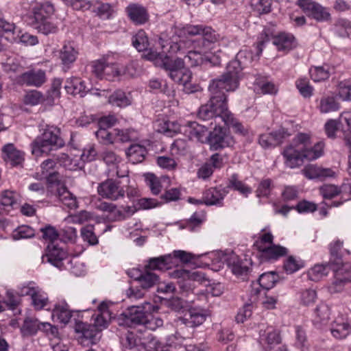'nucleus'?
Masks as SVG:
<instances>
[{
  "mask_svg": "<svg viewBox=\"0 0 351 351\" xmlns=\"http://www.w3.org/2000/svg\"><path fill=\"white\" fill-rule=\"evenodd\" d=\"M323 148L322 143L313 145L308 134L298 133L282 154L286 165L293 169L301 166L304 159L313 160L320 157L323 154Z\"/></svg>",
  "mask_w": 351,
  "mask_h": 351,
  "instance_id": "1",
  "label": "nucleus"
},
{
  "mask_svg": "<svg viewBox=\"0 0 351 351\" xmlns=\"http://www.w3.org/2000/svg\"><path fill=\"white\" fill-rule=\"evenodd\" d=\"M242 68L238 60H231L226 71L219 77L213 79L209 84L208 91L211 97L221 102L227 103L226 93L236 90L239 84Z\"/></svg>",
  "mask_w": 351,
  "mask_h": 351,
  "instance_id": "2",
  "label": "nucleus"
},
{
  "mask_svg": "<svg viewBox=\"0 0 351 351\" xmlns=\"http://www.w3.org/2000/svg\"><path fill=\"white\" fill-rule=\"evenodd\" d=\"M160 62V68L167 71L169 76L175 82L183 85L184 90L187 93H195L197 90V86L191 84L192 73L189 70L185 69L184 60L182 58L165 53L162 61Z\"/></svg>",
  "mask_w": 351,
  "mask_h": 351,
  "instance_id": "3",
  "label": "nucleus"
},
{
  "mask_svg": "<svg viewBox=\"0 0 351 351\" xmlns=\"http://www.w3.org/2000/svg\"><path fill=\"white\" fill-rule=\"evenodd\" d=\"M64 141L60 136V130L53 125H47L40 136L32 143V153L36 156L49 154L54 149L63 147Z\"/></svg>",
  "mask_w": 351,
  "mask_h": 351,
  "instance_id": "4",
  "label": "nucleus"
},
{
  "mask_svg": "<svg viewBox=\"0 0 351 351\" xmlns=\"http://www.w3.org/2000/svg\"><path fill=\"white\" fill-rule=\"evenodd\" d=\"M54 12V6L50 2L36 5L32 9L33 16L29 17V24L34 29L45 35L55 34L58 31V27L51 20Z\"/></svg>",
  "mask_w": 351,
  "mask_h": 351,
  "instance_id": "5",
  "label": "nucleus"
},
{
  "mask_svg": "<svg viewBox=\"0 0 351 351\" xmlns=\"http://www.w3.org/2000/svg\"><path fill=\"white\" fill-rule=\"evenodd\" d=\"M45 177L47 178V193L48 196H56L60 202L70 209H74L77 207L76 197L59 179V173L58 172L49 173Z\"/></svg>",
  "mask_w": 351,
  "mask_h": 351,
  "instance_id": "6",
  "label": "nucleus"
},
{
  "mask_svg": "<svg viewBox=\"0 0 351 351\" xmlns=\"http://www.w3.org/2000/svg\"><path fill=\"white\" fill-rule=\"evenodd\" d=\"M228 105L226 102H221L216 99L215 97L210 95L209 101L204 105L200 106L197 116L203 121L214 119L215 125L219 121H223L224 117L227 119Z\"/></svg>",
  "mask_w": 351,
  "mask_h": 351,
  "instance_id": "7",
  "label": "nucleus"
},
{
  "mask_svg": "<svg viewBox=\"0 0 351 351\" xmlns=\"http://www.w3.org/2000/svg\"><path fill=\"white\" fill-rule=\"evenodd\" d=\"M171 254L161 256L159 257L152 258L148 261V264L145 266L146 269L167 270L171 269V264L174 259H179L182 263H189L194 258V255L191 253L183 250H175Z\"/></svg>",
  "mask_w": 351,
  "mask_h": 351,
  "instance_id": "8",
  "label": "nucleus"
},
{
  "mask_svg": "<svg viewBox=\"0 0 351 351\" xmlns=\"http://www.w3.org/2000/svg\"><path fill=\"white\" fill-rule=\"evenodd\" d=\"M146 306H150V303L146 302L143 306H131L123 311L119 316V324L125 325L130 328L137 326H144L148 313L145 311Z\"/></svg>",
  "mask_w": 351,
  "mask_h": 351,
  "instance_id": "9",
  "label": "nucleus"
},
{
  "mask_svg": "<svg viewBox=\"0 0 351 351\" xmlns=\"http://www.w3.org/2000/svg\"><path fill=\"white\" fill-rule=\"evenodd\" d=\"M66 5L77 10H86L91 7L93 12L103 19H108L112 8L108 3H99V0H62Z\"/></svg>",
  "mask_w": 351,
  "mask_h": 351,
  "instance_id": "10",
  "label": "nucleus"
},
{
  "mask_svg": "<svg viewBox=\"0 0 351 351\" xmlns=\"http://www.w3.org/2000/svg\"><path fill=\"white\" fill-rule=\"evenodd\" d=\"M184 64L186 63L191 67L199 66L198 75L203 80H206L211 76L210 73L202 74L201 71L212 67L210 58L206 54H204L203 51L190 50L184 56Z\"/></svg>",
  "mask_w": 351,
  "mask_h": 351,
  "instance_id": "11",
  "label": "nucleus"
},
{
  "mask_svg": "<svg viewBox=\"0 0 351 351\" xmlns=\"http://www.w3.org/2000/svg\"><path fill=\"white\" fill-rule=\"evenodd\" d=\"M97 193L103 198L116 201L125 195V191L121 186V182L108 178L99 184Z\"/></svg>",
  "mask_w": 351,
  "mask_h": 351,
  "instance_id": "12",
  "label": "nucleus"
},
{
  "mask_svg": "<svg viewBox=\"0 0 351 351\" xmlns=\"http://www.w3.org/2000/svg\"><path fill=\"white\" fill-rule=\"evenodd\" d=\"M296 4L306 15L317 21H326L330 19V14L327 9L315 1L298 0Z\"/></svg>",
  "mask_w": 351,
  "mask_h": 351,
  "instance_id": "13",
  "label": "nucleus"
},
{
  "mask_svg": "<svg viewBox=\"0 0 351 351\" xmlns=\"http://www.w3.org/2000/svg\"><path fill=\"white\" fill-rule=\"evenodd\" d=\"M207 141L210 149L214 151L232 146L234 144L232 136L226 132V129L221 127L217 128L216 125H215L214 130L209 132Z\"/></svg>",
  "mask_w": 351,
  "mask_h": 351,
  "instance_id": "14",
  "label": "nucleus"
},
{
  "mask_svg": "<svg viewBox=\"0 0 351 351\" xmlns=\"http://www.w3.org/2000/svg\"><path fill=\"white\" fill-rule=\"evenodd\" d=\"M291 135V134L289 132L287 129L282 128L269 134H261L258 138V143L263 148L275 147L282 143L284 139H286Z\"/></svg>",
  "mask_w": 351,
  "mask_h": 351,
  "instance_id": "15",
  "label": "nucleus"
},
{
  "mask_svg": "<svg viewBox=\"0 0 351 351\" xmlns=\"http://www.w3.org/2000/svg\"><path fill=\"white\" fill-rule=\"evenodd\" d=\"M224 262L227 266L231 269L232 273L237 276L247 274L249 271V261L247 259H240L239 257L233 252L226 254L224 256Z\"/></svg>",
  "mask_w": 351,
  "mask_h": 351,
  "instance_id": "16",
  "label": "nucleus"
},
{
  "mask_svg": "<svg viewBox=\"0 0 351 351\" xmlns=\"http://www.w3.org/2000/svg\"><path fill=\"white\" fill-rule=\"evenodd\" d=\"M207 317V314L202 309L191 308L183 317L178 318V322L186 327L195 328L202 324Z\"/></svg>",
  "mask_w": 351,
  "mask_h": 351,
  "instance_id": "17",
  "label": "nucleus"
},
{
  "mask_svg": "<svg viewBox=\"0 0 351 351\" xmlns=\"http://www.w3.org/2000/svg\"><path fill=\"white\" fill-rule=\"evenodd\" d=\"M281 341L280 331L273 327L268 326L265 330H260L259 343L267 346V349L265 351H269L276 346L280 344Z\"/></svg>",
  "mask_w": 351,
  "mask_h": 351,
  "instance_id": "18",
  "label": "nucleus"
},
{
  "mask_svg": "<svg viewBox=\"0 0 351 351\" xmlns=\"http://www.w3.org/2000/svg\"><path fill=\"white\" fill-rule=\"evenodd\" d=\"M126 12L130 20L136 25L146 23L149 19L147 9L138 3H130L126 8Z\"/></svg>",
  "mask_w": 351,
  "mask_h": 351,
  "instance_id": "19",
  "label": "nucleus"
},
{
  "mask_svg": "<svg viewBox=\"0 0 351 351\" xmlns=\"http://www.w3.org/2000/svg\"><path fill=\"white\" fill-rule=\"evenodd\" d=\"M208 130L209 127L207 125L199 124L195 121H189L186 125L184 133L191 140L204 143L208 138Z\"/></svg>",
  "mask_w": 351,
  "mask_h": 351,
  "instance_id": "20",
  "label": "nucleus"
},
{
  "mask_svg": "<svg viewBox=\"0 0 351 351\" xmlns=\"http://www.w3.org/2000/svg\"><path fill=\"white\" fill-rule=\"evenodd\" d=\"M129 276L134 278L138 283L139 287L143 289H149L158 283L159 276L152 271H146L144 273H139L138 271H132L128 273Z\"/></svg>",
  "mask_w": 351,
  "mask_h": 351,
  "instance_id": "21",
  "label": "nucleus"
},
{
  "mask_svg": "<svg viewBox=\"0 0 351 351\" xmlns=\"http://www.w3.org/2000/svg\"><path fill=\"white\" fill-rule=\"evenodd\" d=\"M46 81L45 72L43 70H30L20 75L18 82L27 86H40Z\"/></svg>",
  "mask_w": 351,
  "mask_h": 351,
  "instance_id": "22",
  "label": "nucleus"
},
{
  "mask_svg": "<svg viewBox=\"0 0 351 351\" xmlns=\"http://www.w3.org/2000/svg\"><path fill=\"white\" fill-rule=\"evenodd\" d=\"M46 257L49 263L61 269L63 266V261L66 258V252L57 244L49 243Z\"/></svg>",
  "mask_w": 351,
  "mask_h": 351,
  "instance_id": "23",
  "label": "nucleus"
},
{
  "mask_svg": "<svg viewBox=\"0 0 351 351\" xmlns=\"http://www.w3.org/2000/svg\"><path fill=\"white\" fill-rule=\"evenodd\" d=\"M258 250L261 253V257L264 261H276L285 256L288 252L286 247L274 244L269 247L258 245Z\"/></svg>",
  "mask_w": 351,
  "mask_h": 351,
  "instance_id": "24",
  "label": "nucleus"
},
{
  "mask_svg": "<svg viewBox=\"0 0 351 351\" xmlns=\"http://www.w3.org/2000/svg\"><path fill=\"white\" fill-rule=\"evenodd\" d=\"M64 89L68 94L72 95H79L83 97L90 91V88L87 87L85 82L77 77L68 78L64 84Z\"/></svg>",
  "mask_w": 351,
  "mask_h": 351,
  "instance_id": "25",
  "label": "nucleus"
},
{
  "mask_svg": "<svg viewBox=\"0 0 351 351\" xmlns=\"http://www.w3.org/2000/svg\"><path fill=\"white\" fill-rule=\"evenodd\" d=\"M228 193V190L225 187L210 188L204 194V203L207 206H221L222 200Z\"/></svg>",
  "mask_w": 351,
  "mask_h": 351,
  "instance_id": "26",
  "label": "nucleus"
},
{
  "mask_svg": "<svg viewBox=\"0 0 351 351\" xmlns=\"http://www.w3.org/2000/svg\"><path fill=\"white\" fill-rule=\"evenodd\" d=\"M76 332H81L82 336L89 339L92 343H96L101 338V331L94 324L80 323L77 324Z\"/></svg>",
  "mask_w": 351,
  "mask_h": 351,
  "instance_id": "27",
  "label": "nucleus"
},
{
  "mask_svg": "<svg viewBox=\"0 0 351 351\" xmlns=\"http://www.w3.org/2000/svg\"><path fill=\"white\" fill-rule=\"evenodd\" d=\"M330 332L335 338L342 339L350 334L351 326L343 319H337L331 324Z\"/></svg>",
  "mask_w": 351,
  "mask_h": 351,
  "instance_id": "28",
  "label": "nucleus"
},
{
  "mask_svg": "<svg viewBox=\"0 0 351 351\" xmlns=\"http://www.w3.org/2000/svg\"><path fill=\"white\" fill-rule=\"evenodd\" d=\"M305 176L309 179L325 178L333 177L335 172L330 168H323L310 165L304 169Z\"/></svg>",
  "mask_w": 351,
  "mask_h": 351,
  "instance_id": "29",
  "label": "nucleus"
},
{
  "mask_svg": "<svg viewBox=\"0 0 351 351\" xmlns=\"http://www.w3.org/2000/svg\"><path fill=\"white\" fill-rule=\"evenodd\" d=\"M77 51L71 43L64 45L60 51L59 58L64 67L69 69L77 56Z\"/></svg>",
  "mask_w": 351,
  "mask_h": 351,
  "instance_id": "30",
  "label": "nucleus"
},
{
  "mask_svg": "<svg viewBox=\"0 0 351 351\" xmlns=\"http://www.w3.org/2000/svg\"><path fill=\"white\" fill-rule=\"evenodd\" d=\"M273 44L279 51H288L295 47V38L289 34H280L274 38Z\"/></svg>",
  "mask_w": 351,
  "mask_h": 351,
  "instance_id": "31",
  "label": "nucleus"
},
{
  "mask_svg": "<svg viewBox=\"0 0 351 351\" xmlns=\"http://www.w3.org/2000/svg\"><path fill=\"white\" fill-rule=\"evenodd\" d=\"M52 317L59 322L66 324L70 321L72 314L68 304L65 302H62L56 304L52 312Z\"/></svg>",
  "mask_w": 351,
  "mask_h": 351,
  "instance_id": "32",
  "label": "nucleus"
},
{
  "mask_svg": "<svg viewBox=\"0 0 351 351\" xmlns=\"http://www.w3.org/2000/svg\"><path fill=\"white\" fill-rule=\"evenodd\" d=\"M128 160L132 163L141 162L147 154L145 147L139 144L131 145L125 151Z\"/></svg>",
  "mask_w": 351,
  "mask_h": 351,
  "instance_id": "33",
  "label": "nucleus"
},
{
  "mask_svg": "<svg viewBox=\"0 0 351 351\" xmlns=\"http://www.w3.org/2000/svg\"><path fill=\"white\" fill-rule=\"evenodd\" d=\"M335 271V280L333 285L337 287H341L345 283L351 282V267L348 265H343L340 268H332Z\"/></svg>",
  "mask_w": 351,
  "mask_h": 351,
  "instance_id": "34",
  "label": "nucleus"
},
{
  "mask_svg": "<svg viewBox=\"0 0 351 351\" xmlns=\"http://www.w3.org/2000/svg\"><path fill=\"white\" fill-rule=\"evenodd\" d=\"M42 323L38 320L32 317H27L23 322V324L21 328V332L23 336H31L35 335L38 330H43Z\"/></svg>",
  "mask_w": 351,
  "mask_h": 351,
  "instance_id": "35",
  "label": "nucleus"
},
{
  "mask_svg": "<svg viewBox=\"0 0 351 351\" xmlns=\"http://www.w3.org/2000/svg\"><path fill=\"white\" fill-rule=\"evenodd\" d=\"M228 189H233L235 191H238L241 194L247 196L248 194L252 193L250 187L246 186L239 179V176L237 173L232 174L228 178V184L226 187Z\"/></svg>",
  "mask_w": 351,
  "mask_h": 351,
  "instance_id": "36",
  "label": "nucleus"
},
{
  "mask_svg": "<svg viewBox=\"0 0 351 351\" xmlns=\"http://www.w3.org/2000/svg\"><path fill=\"white\" fill-rule=\"evenodd\" d=\"M339 108L340 104L332 96H324L320 99L319 109L322 113L337 111Z\"/></svg>",
  "mask_w": 351,
  "mask_h": 351,
  "instance_id": "37",
  "label": "nucleus"
},
{
  "mask_svg": "<svg viewBox=\"0 0 351 351\" xmlns=\"http://www.w3.org/2000/svg\"><path fill=\"white\" fill-rule=\"evenodd\" d=\"M108 101L112 106L120 108L126 107L131 104L130 99L126 96L125 93L121 90L114 91L109 97Z\"/></svg>",
  "mask_w": 351,
  "mask_h": 351,
  "instance_id": "38",
  "label": "nucleus"
},
{
  "mask_svg": "<svg viewBox=\"0 0 351 351\" xmlns=\"http://www.w3.org/2000/svg\"><path fill=\"white\" fill-rule=\"evenodd\" d=\"M2 150L7 159L10 160L13 165H19L23 160V154L16 150L12 144L5 145Z\"/></svg>",
  "mask_w": 351,
  "mask_h": 351,
  "instance_id": "39",
  "label": "nucleus"
},
{
  "mask_svg": "<svg viewBox=\"0 0 351 351\" xmlns=\"http://www.w3.org/2000/svg\"><path fill=\"white\" fill-rule=\"evenodd\" d=\"M330 310L326 304H320L315 308V317L313 320L314 324H322L329 319Z\"/></svg>",
  "mask_w": 351,
  "mask_h": 351,
  "instance_id": "40",
  "label": "nucleus"
},
{
  "mask_svg": "<svg viewBox=\"0 0 351 351\" xmlns=\"http://www.w3.org/2000/svg\"><path fill=\"white\" fill-rule=\"evenodd\" d=\"M115 134H119V131L113 130L112 132L106 129H98L95 132V135L99 143L104 145H109L116 141Z\"/></svg>",
  "mask_w": 351,
  "mask_h": 351,
  "instance_id": "41",
  "label": "nucleus"
},
{
  "mask_svg": "<svg viewBox=\"0 0 351 351\" xmlns=\"http://www.w3.org/2000/svg\"><path fill=\"white\" fill-rule=\"evenodd\" d=\"M35 236V230L29 226L23 225L16 228L12 234L14 240L32 238Z\"/></svg>",
  "mask_w": 351,
  "mask_h": 351,
  "instance_id": "42",
  "label": "nucleus"
},
{
  "mask_svg": "<svg viewBox=\"0 0 351 351\" xmlns=\"http://www.w3.org/2000/svg\"><path fill=\"white\" fill-rule=\"evenodd\" d=\"M272 0H251L253 10L258 14H266L271 11Z\"/></svg>",
  "mask_w": 351,
  "mask_h": 351,
  "instance_id": "43",
  "label": "nucleus"
},
{
  "mask_svg": "<svg viewBox=\"0 0 351 351\" xmlns=\"http://www.w3.org/2000/svg\"><path fill=\"white\" fill-rule=\"evenodd\" d=\"M227 119L224 117L223 122H224L225 125L229 127H232L234 130L235 132L241 134L242 135H245L247 133V130L243 127V125L239 122L234 117V114L228 110V113H226Z\"/></svg>",
  "mask_w": 351,
  "mask_h": 351,
  "instance_id": "44",
  "label": "nucleus"
},
{
  "mask_svg": "<svg viewBox=\"0 0 351 351\" xmlns=\"http://www.w3.org/2000/svg\"><path fill=\"white\" fill-rule=\"evenodd\" d=\"M132 45L138 51H143L149 46L148 38L143 30H140L132 38Z\"/></svg>",
  "mask_w": 351,
  "mask_h": 351,
  "instance_id": "45",
  "label": "nucleus"
},
{
  "mask_svg": "<svg viewBox=\"0 0 351 351\" xmlns=\"http://www.w3.org/2000/svg\"><path fill=\"white\" fill-rule=\"evenodd\" d=\"M277 281L278 275L273 271L263 274L258 278L260 286L267 290L271 289Z\"/></svg>",
  "mask_w": 351,
  "mask_h": 351,
  "instance_id": "46",
  "label": "nucleus"
},
{
  "mask_svg": "<svg viewBox=\"0 0 351 351\" xmlns=\"http://www.w3.org/2000/svg\"><path fill=\"white\" fill-rule=\"evenodd\" d=\"M44 95L37 90L27 91L24 96V103L27 105L36 106L45 101Z\"/></svg>",
  "mask_w": 351,
  "mask_h": 351,
  "instance_id": "47",
  "label": "nucleus"
},
{
  "mask_svg": "<svg viewBox=\"0 0 351 351\" xmlns=\"http://www.w3.org/2000/svg\"><path fill=\"white\" fill-rule=\"evenodd\" d=\"M335 268L330 263L316 265L309 271L312 280H315L319 278L328 275L329 269Z\"/></svg>",
  "mask_w": 351,
  "mask_h": 351,
  "instance_id": "48",
  "label": "nucleus"
},
{
  "mask_svg": "<svg viewBox=\"0 0 351 351\" xmlns=\"http://www.w3.org/2000/svg\"><path fill=\"white\" fill-rule=\"evenodd\" d=\"M304 267L302 261H297L294 256H289L284 263L283 268L287 274H293Z\"/></svg>",
  "mask_w": 351,
  "mask_h": 351,
  "instance_id": "49",
  "label": "nucleus"
},
{
  "mask_svg": "<svg viewBox=\"0 0 351 351\" xmlns=\"http://www.w3.org/2000/svg\"><path fill=\"white\" fill-rule=\"evenodd\" d=\"M145 182L154 195H158L161 191V184L159 179L153 173L145 175Z\"/></svg>",
  "mask_w": 351,
  "mask_h": 351,
  "instance_id": "50",
  "label": "nucleus"
},
{
  "mask_svg": "<svg viewBox=\"0 0 351 351\" xmlns=\"http://www.w3.org/2000/svg\"><path fill=\"white\" fill-rule=\"evenodd\" d=\"M310 75L312 80L315 82H319L327 80L330 73L324 66H315L310 69Z\"/></svg>",
  "mask_w": 351,
  "mask_h": 351,
  "instance_id": "51",
  "label": "nucleus"
},
{
  "mask_svg": "<svg viewBox=\"0 0 351 351\" xmlns=\"http://www.w3.org/2000/svg\"><path fill=\"white\" fill-rule=\"evenodd\" d=\"M77 237V232L75 228L65 226L59 232V237L64 243L74 241Z\"/></svg>",
  "mask_w": 351,
  "mask_h": 351,
  "instance_id": "52",
  "label": "nucleus"
},
{
  "mask_svg": "<svg viewBox=\"0 0 351 351\" xmlns=\"http://www.w3.org/2000/svg\"><path fill=\"white\" fill-rule=\"evenodd\" d=\"M40 230L43 232V238L48 240L49 243H55L59 238V232L53 226L48 225L41 228Z\"/></svg>",
  "mask_w": 351,
  "mask_h": 351,
  "instance_id": "53",
  "label": "nucleus"
},
{
  "mask_svg": "<svg viewBox=\"0 0 351 351\" xmlns=\"http://www.w3.org/2000/svg\"><path fill=\"white\" fill-rule=\"evenodd\" d=\"M319 192L324 199H332L339 195L340 189L333 184H324L319 188Z\"/></svg>",
  "mask_w": 351,
  "mask_h": 351,
  "instance_id": "54",
  "label": "nucleus"
},
{
  "mask_svg": "<svg viewBox=\"0 0 351 351\" xmlns=\"http://www.w3.org/2000/svg\"><path fill=\"white\" fill-rule=\"evenodd\" d=\"M296 87L304 97H310L313 93V87L310 86L307 79H299L296 82Z\"/></svg>",
  "mask_w": 351,
  "mask_h": 351,
  "instance_id": "55",
  "label": "nucleus"
},
{
  "mask_svg": "<svg viewBox=\"0 0 351 351\" xmlns=\"http://www.w3.org/2000/svg\"><path fill=\"white\" fill-rule=\"evenodd\" d=\"M143 343L147 351H167L165 346L153 336H148Z\"/></svg>",
  "mask_w": 351,
  "mask_h": 351,
  "instance_id": "56",
  "label": "nucleus"
},
{
  "mask_svg": "<svg viewBox=\"0 0 351 351\" xmlns=\"http://www.w3.org/2000/svg\"><path fill=\"white\" fill-rule=\"evenodd\" d=\"M102 158L106 165H112L117 169L118 168V164L121 162V158L110 150L104 151L102 154Z\"/></svg>",
  "mask_w": 351,
  "mask_h": 351,
  "instance_id": "57",
  "label": "nucleus"
},
{
  "mask_svg": "<svg viewBox=\"0 0 351 351\" xmlns=\"http://www.w3.org/2000/svg\"><path fill=\"white\" fill-rule=\"evenodd\" d=\"M111 319V314L104 313V314L97 313L94 319V325L101 331L106 328Z\"/></svg>",
  "mask_w": 351,
  "mask_h": 351,
  "instance_id": "58",
  "label": "nucleus"
},
{
  "mask_svg": "<svg viewBox=\"0 0 351 351\" xmlns=\"http://www.w3.org/2000/svg\"><path fill=\"white\" fill-rule=\"evenodd\" d=\"M81 235L84 241H87L90 245H95L98 242L97 238L93 232V226L82 228Z\"/></svg>",
  "mask_w": 351,
  "mask_h": 351,
  "instance_id": "59",
  "label": "nucleus"
},
{
  "mask_svg": "<svg viewBox=\"0 0 351 351\" xmlns=\"http://www.w3.org/2000/svg\"><path fill=\"white\" fill-rule=\"evenodd\" d=\"M252 314V304H245L239 309L235 317L237 323H243L247 318L250 317Z\"/></svg>",
  "mask_w": 351,
  "mask_h": 351,
  "instance_id": "60",
  "label": "nucleus"
},
{
  "mask_svg": "<svg viewBox=\"0 0 351 351\" xmlns=\"http://www.w3.org/2000/svg\"><path fill=\"white\" fill-rule=\"evenodd\" d=\"M317 208V205L315 203L306 200L298 202L294 207V209L300 213H313Z\"/></svg>",
  "mask_w": 351,
  "mask_h": 351,
  "instance_id": "61",
  "label": "nucleus"
},
{
  "mask_svg": "<svg viewBox=\"0 0 351 351\" xmlns=\"http://www.w3.org/2000/svg\"><path fill=\"white\" fill-rule=\"evenodd\" d=\"M53 157L54 158L56 164H59L60 166L70 170L73 169L72 160L67 154L59 153L53 154Z\"/></svg>",
  "mask_w": 351,
  "mask_h": 351,
  "instance_id": "62",
  "label": "nucleus"
},
{
  "mask_svg": "<svg viewBox=\"0 0 351 351\" xmlns=\"http://www.w3.org/2000/svg\"><path fill=\"white\" fill-rule=\"evenodd\" d=\"M163 325V320L158 317H154L148 313L147 320L144 324V326L151 330H155L156 328Z\"/></svg>",
  "mask_w": 351,
  "mask_h": 351,
  "instance_id": "63",
  "label": "nucleus"
},
{
  "mask_svg": "<svg viewBox=\"0 0 351 351\" xmlns=\"http://www.w3.org/2000/svg\"><path fill=\"white\" fill-rule=\"evenodd\" d=\"M336 27L340 36L348 37L349 34L347 32V29H351V23L346 19H340L336 23Z\"/></svg>",
  "mask_w": 351,
  "mask_h": 351,
  "instance_id": "64",
  "label": "nucleus"
}]
</instances>
